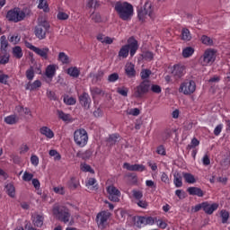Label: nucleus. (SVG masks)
Returning a JSON list of instances; mask_svg holds the SVG:
<instances>
[{
	"label": "nucleus",
	"mask_w": 230,
	"mask_h": 230,
	"mask_svg": "<svg viewBox=\"0 0 230 230\" xmlns=\"http://www.w3.org/2000/svg\"><path fill=\"white\" fill-rule=\"evenodd\" d=\"M114 10L121 21H128L132 19V15H134V6L128 2H116Z\"/></svg>",
	"instance_id": "obj_1"
},
{
	"label": "nucleus",
	"mask_w": 230,
	"mask_h": 230,
	"mask_svg": "<svg viewBox=\"0 0 230 230\" xmlns=\"http://www.w3.org/2000/svg\"><path fill=\"white\" fill-rule=\"evenodd\" d=\"M139 49V44L137 43V40L134 37H130L128 40V44L122 46L119 51V58H127L128 57V53L130 57H134L136 53Z\"/></svg>",
	"instance_id": "obj_2"
},
{
	"label": "nucleus",
	"mask_w": 230,
	"mask_h": 230,
	"mask_svg": "<svg viewBox=\"0 0 230 230\" xmlns=\"http://www.w3.org/2000/svg\"><path fill=\"white\" fill-rule=\"evenodd\" d=\"M52 213L57 220L67 224L71 220V211L65 206L55 205L52 208Z\"/></svg>",
	"instance_id": "obj_3"
},
{
	"label": "nucleus",
	"mask_w": 230,
	"mask_h": 230,
	"mask_svg": "<svg viewBox=\"0 0 230 230\" xmlns=\"http://www.w3.org/2000/svg\"><path fill=\"white\" fill-rule=\"evenodd\" d=\"M74 143L76 146H79V148L86 146L87 143H89V134L87 130L83 128L76 129L74 132Z\"/></svg>",
	"instance_id": "obj_4"
},
{
	"label": "nucleus",
	"mask_w": 230,
	"mask_h": 230,
	"mask_svg": "<svg viewBox=\"0 0 230 230\" xmlns=\"http://www.w3.org/2000/svg\"><path fill=\"white\" fill-rule=\"evenodd\" d=\"M5 17L9 22H22L26 19V12L19 7H14L7 12Z\"/></svg>",
	"instance_id": "obj_5"
},
{
	"label": "nucleus",
	"mask_w": 230,
	"mask_h": 230,
	"mask_svg": "<svg viewBox=\"0 0 230 230\" xmlns=\"http://www.w3.org/2000/svg\"><path fill=\"white\" fill-rule=\"evenodd\" d=\"M150 91V81L144 80L139 83L133 90V97L137 98V100H141V98H145L146 94H148Z\"/></svg>",
	"instance_id": "obj_6"
},
{
	"label": "nucleus",
	"mask_w": 230,
	"mask_h": 230,
	"mask_svg": "<svg viewBox=\"0 0 230 230\" xmlns=\"http://www.w3.org/2000/svg\"><path fill=\"white\" fill-rule=\"evenodd\" d=\"M49 28H51L49 22L46 20L39 22L34 28L35 37L40 40H44V39H46V33L49 31Z\"/></svg>",
	"instance_id": "obj_7"
},
{
	"label": "nucleus",
	"mask_w": 230,
	"mask_h": 230,
	"mask_svg": "<svg viewBox=\"0 0 230 230\" xmlns=\"http://www.w3.org/2000/svg\"><path fill=\"white\" fill-rule=\"evenodd\" d=\"M217 60V51L213 49H208L205 50L203 55L199 58V62L201 66H213Z\"/></svg>",
	"instance_id": "obj_8"
},
{
	"label": "nucleus",
	"mask_w": 230,
	"mask_h": 230,
	"mask_svg": "<svg viewBox=\"0 0 230 230\" xmlns=\"http://www.w3.org/2000/svg\"><path fill=\"white\" fill-rule=\"evenodd\" d=\"M197 91V84L191 79L184 80L179 88V93H182L185 95L193 94Z\"/></svg>",
	"instance_id": "obj_9"
},
{
	"label": "nucleus",
	"mask_w": 230,
	"mask_h": 230,
	"mask_svg": "<svg viewBox=\"0 0 230 230\" xmlns=\"http://www.w3.org/2000/svg\"><path fill=\"white\" fill-rule=\"evenodd\" d=\"M146 15H148L150 19H154V9L152 8V3L150 2H146L144 7L137 11V17L142 22L146 19Z\"/></svg>",
	"instance_id": "obj_10"
},
{
	"label": "nucleus",
	"mask_w": 230,
	"mask_h": 230,
	"mask_svg": "<svg viewBox=\"0 0 230 230\" xmlns=\"http://www.w3.org/2000/svg\"><path fill=\"white\" fill-rule=\"evenodd\" d=\"M25 48H27L28 49H31V51H33L34 53H36V55H38L39 57H40L41 58H43V60H48V55H49V48L45 47V48H37L35 46H33V44H31V42L25 41Z\"/></svg>",
	"instance_id": "obj_11"
},
{
	"label": "nucleus",
	"mask_w": 230,
	"mask_h": 230,
	"mask_svg": "<svg viewBox=\"0 0 230 230\" xmlns=\"http://www.w3.org/2000/svg\"><path fill=\"white\" fill-rule=\"evenodd\" d=\"M109 218H111V212L102 211L96 216V222L100 229H105L109 226Z\"/></svg>",
	"instance_id": "obj_12"
},
{
	"label": "nucleus",
	"mask_w": 230,
	"mask_h": 230,
	"mask_svg": "<svg viewBox=\"0 0 230 230\" xmlns=\"http://www.w3.org/2000/svg\"><path fill=\"white\" fill-rule=\"evenodd\" d=\"M134 226L136 227H145V226H154L155 220L152 217L137 216L133 217Z\"/></svg>",
	"instance_id": "obj_13"
},
{
	"label": "nucleus",
	"mask_w": 230,
	"mask_h": 230,
	"mask_svg": "<svg viewBox=\"0 0 230 230\" xmlns=\"http://www.w3.org/2000/svg\"><path fill=\"white\" fill-rule=\"evenodd\" d=\"M107 192L109 194V199L111 202H119V197H121V191L118 190L114 185H110L107 188Z\"/></svg>",
	"instance_id": "obj_14"
},
{
	"label": "nucleus",
	"mask_w": 230,
	"mask_h": 230,
	"mask_svg": "<svg viewBox=\"0 0 230 230\" xmlns=\"http://www.w3.org/2000/svg\"><path fill=\"white\" fill-rule=\"evenodd\" d=\"M171 73L174 78H182L186 75V66L181 64L173 65Z\"/></svg>",
	"instance_id": "obj_15"
},
{
	"label": "nucleus",
	"mask_w": 230,
	"mask_h": 230,
	"mask_svg": "<svg viewBox=\"0 0 230 230\" xmlns=\"http://www.w3.org/2000/svg\"><path fill=\"white\" fill-rule=\"evenodd\" d=\"M123 168L128 170V172H145L146 170V168L143 164H130L128 163H124Z\"/></svg>",
	"instance_id": "obj_16"
},
{
	"label": "nucleus",
	"mask_w": 230,
	"mask_h": 230,
	"mask_svg": "<svg viewBox=\"0 0 230 230\" xmlns=\"http://www.w3.org/2000/svg\"><path fill=\"white\" fill-rule=\"evenodd\" d=\"M217 209H218L217 203L209 204V202H208V201L203 202V211L207 215H213V213H215V211H217Z\"/></svg>",
	"instance_id": "obj_17"
},
{
	"label": "nucleus",
	"mask_w": 230,
	"mask_h": 230,
	"mask_svg": "<svg viewBox=\"0 0 230 230\" xmlns=\"http://www.w3.org/2000/svg\"><path fill=\"white\" fill-rule=\"evenodd\" d=\"M79 102L80 104L82 105V107L85 108V109H90L91 107V96H89V93H83L80 96H79Z\"/></svg>",
	"instance_id": "obj_18"
},
{
	"label": "nucleus",
	"mask_w": 230,
	"mask_h": 230,
	"mask_svg": "<svg viewBox=\"0 0 230 230\" xmlns=\"http://www.w3.org/2000/svg\"><path fill=\"white\" fill-rule=\"evenodd\" d=\"M40 134L47 137V139H53L55 137V132H53L48 126H42L40 128Z\"/></svg>",
	"instance_id": "obj_19"
},
{
	"label": "nucleus",
	"mask_w": 230,
	"mask_h": 230,
	"mask_svg": "<svg viewBox=\"0 0 230 230\" xmlns=\"http://www.w3.org/2000/svg\"><path fill=\"white\" fill-rule=\"evenodd\" d=\"M55 75H57V65H49L45 70V76L52 80Z\"/></svg>",
	"instance_id": "obj_20"
},
{
	"label": "nucleus",
	"mask_w": 230,
	"mask_h": 230,
	"mask_svg": "<svg viewBox=\"0 0 230 230\" xmlns=\"http://www.w3.org/2000/svg\"><path fill=\"white\" fill-rule=\"evenodd\" d=\"M40 87H42V82L40 80H35L33 83L29 82L25 84L26 91H36V89Z\"/></svg>",
	"instance_id": "obj_21"
},
{
	"label": "nucleus",
	"mask_w": 230,
	"mask_h": 230,
	"mask_svg": "<svg viewBox=\"0 0 230 230\" xmlns=\"http://www.w3.org/2000/svg\"><path fill=\"white\" fill-rule=\"evenodd\" d=\"M189 195L196 196V197H204V190L199 187H189L187 189Z\"/></svg>",
	"instance_id": "obj_22"
},
{
	"label": "nucleus",
	"mask_w": 230,
	"mask_h": 230,
	"mask_svg": "<svg viewBox=\"0 0 230 230\" xmlns=\"http://www.w3.org/2000/svg\"><path fill=\"white\" fill-rule=\"evenodd\" d=\"M125 73L128 78H134L136 76V68L134 64L132 63H128L125 66Z\"/></svg>",
	"instance_id": "obj_23"
},
{
	"label": "nucleus",
	"mask_w": 230,
	"mask_h": 230,
	"mask_svg": "<svg viewBox=\"0 0 230 230\" xmlns=\"http://www.w3.org/2000/svg\"><path fill=\"white\" fill-rule=\"evenodd\" d=\"M4 121L7 125H16L19 123V117L16 114L9 115L4 119Z\"/></svg>",
	"instance_id": "obj_24"
},
{
	"label": "nucleus",
	"mask_w": 230,
	"mask_h": 230,
	"mask_svg": "<svg viewBox=\"0 0 230 230\" xmlns=\"http://www.w3.org/2000/svg\"><path fill=\"white\" fill-rule=\"evenodd\" d=\"M181 40H185V42H190L191 40V32L188 28H182L181 31Z\"/></svg>",
	"instance_id": "obj_25"
},
{
	"label": "nucleus",
	"mask_w": 230,
	"mask_h": 230,
	"mask_svg": "<svg viewBox=\"0 0 230 230\" xmlns=\"http://www.w3.org/2000/svg\"><path fill=\"white\" fill-rule=\"evenodd\" d=\"M66 73L69 75V76H72V78H78V76H80V68L76 66H71L67 68Z\"/></svg>",
	"instance_id": "obj_26"
},
{
	"label": "nucleus",
	"mask_w": 230,
	"mask_h": 230,
	"mask_svg": "<svg viewBox=\"0 0 230 230\" xmlns=\"http://www.w3.org/2000/svg\"><path fill=\"white\" fill-rule=\"evenodd\" d=\"M23 55L24 53L22 52V48H21V46H15L13 48V56L14 57V58L21 60Z\"/></svg>",
	"instance_id": "obj_27"
},
{
	"label": "nucleus",
	"mask_w": 230,
	"mask_h": 230,
	"mask_svg": "<svg viewBox=\"0 0 230 230\" xmlns=\"http://www.w3.org/2000/svg\"><path fill=\"white\" fill-rule=\"evenodd\" d=\"M6 193L11 199H13L15 197V186H13V183H8L5 186Z\"/></svg>",
	"instance_id": "obj_28"
},
{
	"label": "nucleus",
	"mask_w": 230,
	"mask_h": 230,
	"mask_svg": "<svg viewBox=\"0 0 230 230\" xmlns=\"http://www.w3.org/2000/svg\"><path fill=\"white\" fill-rule=\"evenodd\" d=\"M1 53L2 55H0V64L2 66H4L8 64V62H10V54L8 53V51H3Z\"/></svg>",
	"instance_id": "obj_29"
},
{
	"label": "nucleus",
	"mask_w": 230,
	"mask_h": 230,
	"mask_svg": "<svg viewBox=\"0 0 230 230\" xmlns=\"http://www.w3.org/2000/svg\"><path fill=\"white\" fill-rule=\"evenodd\" d=\"M8 40L6 39L5 35L1 36L0 38V51H8Z\"/></svg>",
	"instance_id": "obj_30"
},
{
	"label": "nucleus",
	"mask_w": 230,
	"mask_h": 230,
	"mask_svg": "<svg viewBox=\"0 0 230 230\" xmlns=\"http://www.w3.org/2000/svg\"><path fill=\"white\" fill-rule=\"evenodd\" d=\"M88 190H98V184H96V180L94 178H89L85 184Z\"/></svg>",
	"instance_id": "obj_31"
},
{
	"label": "nucleus",
	"mask_w": 230,
	"mask_h": 230,
	"mask_svg": "<svg viewBox=\"0 0 230 230\" xmlns=\"http://www.w3.org/2000/svg\"><path fill=\"white\" fill-rule=\"evenodd\" d=\"M35 227H42L44 226V217L37 215L32 220Z\"/></svg>",
	"instance_id": "obj_32"
},
{
	"label": "nucleus",
	"mask_w": 230,
	"mask_h": 230,
	"mask_svg": "<svg viewBox=\"0 0 230 230\" xmlns=\"http://www.w3.org/2000/svg\"><path fill=\"white\" fill-rule=\"evenodd\" d=\"M38 1H39L38 8L40 10H43L45 13H49V5L48 4V2L46 0H38Z\"/></svg>",
	"instance_id": "obj_33"
},
{
	"label": "nucleus",
	"mask_w": 230,
	"mask_h": 230,
	"mask_svg": "<svg viewBox=\"0 0 230 230\" xmlns=\"http://www.w3.org/2000/svg\"><path fill=\"white\" fill-rule=\"evenodd\" d=\"M78 186H80V181L76 178L72 177L68 181L69 190H75L78 188Z\"/></svg>",
	"instance_id": "obj_34"
},
{
	"label": "nucleus",
	"mask_w": 230,
	"mask_h": 230,
	"mask_svg": "<svg viewBox=\"0 0 230 230\" xmlns=\"http://www.w3.org/2000/svg\"><path fill=\"white\" fill-rule=\"evenodd\" d=\"M195 53V49L192 47H187L182 50L183 58H190Z\"/></svg>",
	"instance_id": "obj_35"
},
{
	"label": "nucleus",
	"mask_w": 230,
	"mask_h": 230,
	"mask_svg": "<svg viewBox=\"0 0 230 230\" xmlns=\"http://www.w3.org/2000/svg\"><path fill=\"white\" fill-rule=\"evenodd\" d=\"M183 179H185L188 184H195V182H197L195 176L190 172H183Z\"/></svg>",
	"instance_id": "obj_36"
},
{
	"label": "nucleus",
	"mask_w": 230,
	"mask_h": 230,
	"mask_svg": "<svg viewBox=\"0 0 230 230\" xmlns=\"http://www.w3.org/2000/svg\"><path fill=\"white\" fill-rule=\"evenodd\" d=\"M141 57L144 60H146V62H152V60H154L155 55L154 52L146 50L142 53Z\"/></svg>",
	"instance_id": "obj_37"
},
{
	"label": "nucleus",
	"mask_w": 230,
	"mask_h": 230,
	"mask_svg": "<svg viewBox=\"0 0 230 230\" xmlns=\"http://www.w3.org/2000/svg\"><path fill=\"white\" fill-rule=\"evenodd\" d=\"M25 76L29 82H31L35 78V69L33 66H30L25 72Z\"/></svg>",
	"instance_id": "obj_38"
},
{
	"label": "nucleus",
	"mask_w": 230,
	"mask_h": 230,
	"mask_svg": "<svg viewBox=\"0 0 230 230\" xmlns=\"http://www.w3.org/2000/svg\"><path fill=\"white\" fill-rule=\"evenodd\" d=\"M58 116L59 119H62L63 121H72L71 115L65 113L62 111H58Z\"/></svg>",
	"instance_id": "obj_39"
},
{
	"label": "nucleus",
	"mask_w": 230,
	"mask_h": 230,
	"mask_svg": "<svg viewBox=\"0 0 230 230\" xmlns=\"http://www.w3.org/2000/svg\"><path fill=\"white\" fill-rule=\"evenodd\" d=\"M173 184L176 188H182V176L174 174Z\"/></svg>",
	"instance_id": "obj_40"
},
{
	"label": "nucleus",
	"mask_w": 230,
	"mask_h": 230,
	"mask_svg": "<svg viewBox=\"0 0 230 230\" xmlns=\"http://www.w3.org/2000/svg\"><path fill=\"white\" fill-rule=\"evenodd\" d=\"M58 60L63 64H69V56L65 52H59Z\"/></svg>",
	"instance_id": "obj_41"
},
{
	"label": "nucleus",
	"mask_w": 230,
	"mask_h": 230,
	"mask_svg": "<svg viewBox=\"0 0 230 230\" xmlns=\"http://www.w3.org/2000/svg\"><path fill=\"white\" fill-rule=\"evenodd\" d=\"M8 40L11 42V44H19L21 42V36L19 34H13V35H9L8 36Z\"/></svg>",
	"instance_id": "obj_42"
},
{
	"label": "nucleus",
	"mask_w": 230,
	"mask_h": 230,
	"mask_svg": "<svg viewBox=\"0 0 230 230\" xmlns=\"http://www.w3.org/2000/svg\"><path fill=\"white\" fill-rule=\"evenodd\" d=\"M105 73L102 70L98 71V73H96L93 77V82H94V84H98V82H101L102 80H103V76H104Z\"/></svg>",
	"instance_id": "obj_43"
},
{
	"label": "nucleus",
	"mask_w": 230,
	"mask_h": 230,
	"mask_svg": "<svg viewBox=\"0 0 230 230\" xmlns=\"http://www.w3.org/2000/svg\"><path fill=\"white\" fill-rule=\"evenodd\" d=\"M90 93L93 98H94V96H99L100 94H103V90H102V88H98L94 86L90 88Z\"/></svg>",
	"instance_id": "obj_44"
},
{
	"label": "nucleus",
	"mask_w": 230,
	"mask_h": 230,
	"mask_svg": "<svg viewBox=\"0 0 230 230\" xmlns=\"http://www.w3.org/2000/svg\"><path fill=\"white\" fill-rule=\"evenodd\" d=\"M117 93L118 94H120V96H124L125 98H127V96H128V87H126V86L118 87Z\"/></svg>",
	"instance_id": "obj_45"
},
{
	"label": "nucleus",
	"mask_w": 230,
	"mask_h": 230,
	"mask_svg": "<svg viewBox=\"0 0 230 230\" xmlns=\"http://www.w3.org/2000/svg\"><path fill=\"white\" fill-rule=\"evenodd\" d=\"M220 217L222 218V224H227V220H229V212L226 209L221 210Z\"/></svg>",
	"instance_id": "obj_46"
},
{
	"label": "nucleus",
	"mask_w": 230,
	"mask_h": 230,
	"mask_svg": "<svg viewBox=\"0 0 230 230\" xmlns=\"http://www.w3.org/2000/svg\"><path fill=\"white\" fill-rule=\"evenodd\" d=\"M118 139H119V134H111L108 138V143H110V145H116V143H118Z\"/></svg>",
	"instance_id": "obj_47"
},
{
	"label": "nucleus",
	"mask_w": 230,
	"mask_h": 230,
	"mask_svg": "<svg viewBox=\"0 0 230 230\" xmlns=\"http://www.w3.org/2000/svg\"><path fill=\"white\" fill-rule=\"evenodd\" d=\"M201 42L202 44H205L206 46H213V40H211V38L203 35L201 37Z\"/></svg>",
	"instance_id": "obj_48"
},
{
	"label": "nucleus",
	"mask_w": 230,
	"mask_h": 230,
	"mask_svg": "<svg viewBox=\"0 0 230 230\" xmlns=\"http://www.w3.org/2000/svg\"><path fill=\"white\" fill-rule=\"evenodd\" d=\"M132 195L136 200H141L143 199V191L133 190Z\"/></svg>",
	"instance_id": "obj_49"
},
{
	"label": "nucleus",
	"mask_w": 230,
	"mask_h": 230,
	"mask_svg": "<svg viewBox=\"0 0 230 230\" xmlns=\"http://www.w3.org/2000/svg\"><path fill=\"white\" fill-rule=\"evenodd\" d=\"M81 170L82 172H89V173H94V170L91 167V165L87 164H81Z\"/></svg>",
	"instance_id": "obj_50"
},
{
	"label": "nucleus",
	"mask_w": 230,
	"mask_h": 230,
	"mask_svg": "<svg viewBox=\"0 0 230 230\" xmlns=\"http://www.w3.org/2000/svg\"><path fill=\"white\" fill-rule=\"evenodd\" d=\"M200 145V142L197 138H193L190 145L187 146V150H191V148H196V146H199Z\"/></svg>",
	"instance_id": "obj_51"
},
{
	"label": "nucleus",
	"mask_w": 230,
	"mask_h": 230,
	"mask_svg": "<svg viewBox=\"0 0 230 230\" xmlns=\"http://www.w3.org/2000/svg\"><path fill=\"white\" fill-rule=\"evenodd\" d=\"M57 19L58 21H67V19H69V14L64 12H58L57 14Z\"/></svg>",
	"instance_id": "obj_52"
},
{
	"label": "nucleus",
	"mask_w": 230,
	"mask_h": 230,
	"mask_svg": "<svg viewBox=\"0 0 230 230\" xmlns=\"http://www.w3.org/2000/svg\"><path fill=\"white\" fill-rule=\"evenodd\" d=\"M119 80V75L118 73H113L108 76V82L114 84V82H118Z\"/></svg>",
	"instance_id": "obj_53"
},
{
	"label": "nucleus",
	"mask_w": 230,
	"mask_h": 230,
	"mask_svg": "<svg viewBox=\"0 0 230 230\" xmlns=\"http://www.w3.org/2000/svg\"><path fill=\"white\" fill-rule=\"evenodd\" d=\"M53 191L58 195H66V189L63 186L54 187Z\"/></svg>",
	"instance_id": "obj_54"
},
{
	"label": "nucleus",
	"mask_w": 230,
	"mask_h": 230,
	"mask_svg": "<svg viewBox=\"0 0 230 230\" xmlns=\"http://www.w3.org/2000/svg\"><path fill=\"white\" fill-rule=\"evenodd\" d=\"M33 179V173L25 172L22 175V181L25 182H30Z\"/></svg>",
	"instance_id": "obj_55"
},
{
	"label": "nucleus",
	"mask_w": 230,
	"mask_h": 230,
	"mask_svg": "<svg viewBox=\"0 0 230 230\" xmlns=\"http://www.w3.org/2000/svg\"><path fill=\"white\" fill-rule=\"evenodd\" d=\"M151 91L155 94H161V93L163 92V89L159 86V84H152Z\"/></svg>",
	"instance_id": "obj_56"
},
{
	"label": "nucleus",
	"mask_w": 230,
	"mask_h": 230,
	"mask_svg": "<svg viewBox=\"0 0 230 230\" xmlns=\"http://www.w3.org/2000/svg\"><path fill=\"white\" fill-rule=\"evenodd\" d=\"M150 75H152V71H150L148 69L143 70L140 73V76H141L142 80H146V78H148L150 76Z\"/></svg>",
	"instance_id": "obj_57"
},
{
	"label": "nucleus",
	"mask_w": 230,
	"mask_h": 230,
	"mask_svg": "<svg viewBox=\"0 0 230 230\" xmlns=\"http://www.w3.org/2000/svg\"><path fill=\"white\" fill-rule=\"evenodd\" d=\"M137 205L138 206V208H142V209H146V208H148V202L143 199H138Z\"/></svg>",
	"instance_id": "obj_58"
},
{
	"label": "nucleus",
	"mask_w": 230,
	"mask_h": 230,
	"mask_svg": "<svg viewBox=\"0 0 230 230\" xmlns=\"http://www.w3.org/2000/svg\"><path fill=\"white\" fill-rule=\"evenodd\" d=\"M146 186H147V188H151L152 190H155L157 188V185L155 184V182L152 180H146Z\"/></svg>",
	"instance_id": "obj_59"
},
{
	"label": "nucleus",
	"mask_w": 230,
	"mask_h": 230,
	"mask_svg": "<svg viewBox=\"0 0 230 230\" xmlns=\"http://www.w3.org/2000/svg\"><path fill=\"white\" fill-rule=\"evenodd\" d=\"M156 153L158 154V155H166V149L164 148V146H159L156 148Z\"/></svg>",
	"instance_id": "obj_60"
},
{
	"label": "nucleus",
	"mask_w": 230,
	"mask_h": 230,
	"mask_svg": "<svg viewBox=\"0 0 230 230\" xmlns=\"http://www.w3.org/2000/svg\"><path fill=\"white\" fill-rule=\"evenodd\" d=\"M8 78H10L8 75H5V74L0 75V84H4V85H6L8 84Z\"/></svg>",
	"instance_id": "obj_61"
},
{
	"label": "nucleus",
	"mask_w": 230,
	"mask_h": 230,
	"mask_svg": "<svg viewBox=\"0 0 230 230\" xmlns=\"http://www.w3.org/2000/svg\"><path fill=\"white\" fill-rule=\"evenodd\" d=\"M222 128H224V124H218L214 129V136H220Z\"/></svg>",
	"instance_id": "obj_62"
},
{
	"label": "nucleus",
	"mask_w": 230,
	"mask_h": 230,
	"mask_svg": "<svg viewBox=\"0 0 230 230\" xmlns=\"http://www.w3.org/2000/svg\"><path fill=\"white\" fill-rule=\"evenodd\" d=\"M31 163L32 166H39V156H37L36 155H32L31 156Z\"/></svg>",
	"instance_id": "obj_63"
},
{
	"label": "nucleus",
	"mask_w": 230,
	"mask_h": 230,
	"mask_svg": "<svg viewBox=\"0 0 230 230\" xmlns=\"http://www.w3.org/2000/svg\"><path fill=\"white\" fill-rule=\"evenodd\" d=\"M64 102L66 105H75L76 103V100L73 97L64 98Z\"/></svg>",
	"instance_id": "obj_64"
}]
</instances>
